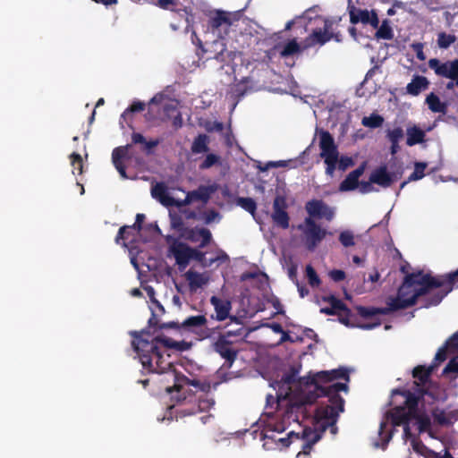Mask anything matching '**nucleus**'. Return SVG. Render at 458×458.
I'll use <instances>...</instances> for the list:
<instances>
[{"label": "nucleus", "instance_id": "obj_28", "mask_svg": "<svg viewBox=\"0 0 458 458\" xmlns=\"http://www.w3.org/2000/svg\"><path fill=\"white\" fill-rule=\"evenodd\" d=\"M159 139L147 140L146 138L140 132H132L131 143L143 145L142 150L148 154L152 152V149L160 144Z\"/></svg>", "mask_w": 458, "mask_h": 458}, {"label": "nucleus", "instance_id": "obj_11", "mask_svg": "<svg viewBox=\"0 0 458 458\" xmlns=\"http://www.w3.org/2000/svg\"><path fill=\"white\" fill-rule=\"evenodd\" d=\"M335 379H344L345 383L350 381V375L348 369L345 368L340 367L335 369L331 370H322L315 375L312 377L307 379V385H311L314 389L312 391H316L317 386H324L323 384H327L332 382Z\"/></svg>", "mask_w": 458, "mask_h": 458}, {"label": "nucleus", "instance_id": "obj_29", "mask_svg": "<svg viewBox=\"0 0 458 458\" xmlns=\"http://www.w3.org/2000/svg\"><path fill=\"white\" fill-rule=\"evenodd\" d=\"M349 15H350V21L352 24H357L359 22H361L362 24H368L369 21V16L370 12L366 9H360L356 8L353 5H349Z\"/></svg>", "mask_w": 458, "mask_h": 458}, {"label": "nucleus", "instance_id": "obj_21", "mask_svg": "<svg viewBox=\"0 0 458 458\" xmlns=\"http://www.w3.org/2000/svg\"><path fill=\"white\" fill-rule=\"evenodd\" d=\"M210 303L215 309L216 315H212V318L217 321H224L230 317V311L232 310L231 301L223 300L217 296H212L210 298Z\"/></svg>", "mask_w": 458, "mask_h": 458}, {"label": "nucleus", "instance_id": "obj_36", "mask_svg": "<svg viewBox=\"0 0 458 458\" xmlns=\"http://www.w3.org/2000/svg\"><path fill=\"white\" fill-rule=\"evenodd\" d=\"M377 39L391 40L394 38V31L389 24L388 20H384L381 25L377 28L375 34Z\"/></svg>", "mask_w": 458, "mask_h": 458}, {"label": "nucleus", "instance_id": "obj_51", "mask_svg": "<svg viewBox=\"0 0 458 458\" xmlns=\"http://www.w3.org/2000/svg\"><path fill=\"white\" fill-rule=\"evenodd\" d=\"M448 348H458V346H452V345H447V341L445 342V345L440 347L436 355H435V358H434V363L432 365H436L437 366L445 361L447 358V349Z\"/></svg>", "mask_w": 458, "mask_h": 458}, {"label": "nucleus", "instance_id": "obj_12", "mask_svg": "<svg viewBox=\"0 0 458 458\" xmlns=\"http://www.w3.org/2000/svg\"><path fill=\"white\" fill-rule=\"evenodd\" d=\"M333 21L326 19L323 28H317L303 40L302 49L311 48L317 45L323 46L332 39Z\"/></svg>", "mask_w": 458, "mask_h": 458}, {"label": "nucleus", "instance_id": "obj_30", "mask_svg": "<svg viewBox=\"0 0 458 458\" xmlns=\"http://www.w3.org/2000/svg\"><path fill=\"white\" fill-rule=\"evenodd\" d=\"M407 140L406 144L408 146H414L420 143H422L425 140V131L414 125L412 127H409L407 129Z\"/></svg>", "mask_w": 458, "mask_h": 458}, {"label": "nucleus", "instance_id": "obj_20", "mask_svg": "<svg viewBox=\"0 0 458 458\" xmlns=\"http://www.w3.org/2000/svg\"><path fill=\"white\" fill-rule=\"evenodd\" d=\"M170 251L175 259L176 264L181 267H186L191 259V248L186 243L174 240L170 245Z\"/></svg>", "mask_w": 458, "mask_h": 458}, {"label": "nucleus", "instance_id": "obj_54", "mask_svg": "<svg viewBox=\"0 0 458 458\" xmlns=\"http://www.w3.org/2000/svg\"><path fill=\"white\" fill-rule=\"evenodd\" d=\"M190 386L195 387L197 390L208 394L211 389V385L207 380L191 379Z\"/></svg>", "mask_w": 458, "mask_h": 458}, {"label": "nucleus", "instance_id": "obj_31", "mask_svg": "<svg viewBox=\"0 0 458 458\" xmlns=\"http://www.w3.org/2000/svg\"><path fill=\"white\" fill-rule=\"evenodd\" d=\"M172 375L174 377V386L166 388L168 393H172L173 391L181 392L185 386H190L191 378L187 377L182 373L174 369Z\"/></svg>", "mask_w": 458, "mask_h": 458}, {"label": "nucleus", "instance_id": "obj_47", "mask_svg": "<svg viewBox=\"0 0 458 458\" xmlns=\"http://www.w3.org/2000/svg\"><path fill=\"white\" fill-rule=\"evenodd\" d=\"M220 328V327H208L207 325L201 327L199 330L198 338L199 340H205V339H215V336L217 333V330Z\"/></svg>", "mask_w": 458, "mask_h": 458}, {"label": "nucleus", "instance_id": "obj_43", "mask_svg": "<svg viewBox=\"0 0 458 458\" xmlns=\"http://www.w3.org/2000/svg\"><path fill=\"white\" fill-rule=\"evenodd\" d=\"M456 41V37L453 34L440 32L437 36V45L440 48L446 49Z\"/></svg>", "mask_w": 458, "mask_h": 458}, {"label": "nucleus", "instance_id": "obj_41", "mask_svg": "<svg viewBox=\"0 0 458 458\" xmlns=\"http://www.w3.org/2000/svg\"><path fill=\"white\" fill-rule=\"evenodd\" d=\"M237 205H239L242 208L246 210L247 212L254 215L257 209V204L255 200L251 198H244L240 197L237 199Z\"/></svg>", "mask_w": 458, "mask_h": 458}, {"label": "nucleus", "instance_id": "obj_34", "mask_svg": "<svg viewBox=\"0 0 458 458\" xmlns=\"http://www.w3.org/2000/svg\"><path fill=\"white\" fill-rule=\"evenodd\" d=\"M165 112L167 116L172 117V124L174 129H179L183 124L182 116L180 111L174 106L167 105L165 106Z\"/></svg>", "mask_w": 458, "mask_h": 458}, {"label": "nucleus", "instance_id": "obj_38", "mask_svg": "<svg viewBox=\"0 0 458 458\" xmlns=\"http://www.w3.org/2000/svg\"><path fill=\"white\" fill-rule=\"evenodd\" d=\"M302 50V47H301L295 39H292L284 45L283 50L281 51V56L288 57L298 54Z\"/></svg>", "mask_w": 458, "mask_h": 458}, {"label": "nucleus", "instance_id": "obj_52", "mask_svg": "<svg viewBox=\"0 0 458 458\" xmlns=\"http://www.w3.org/2000/svg\"><path fill=\"white\" fill-rule=\"evenodd\" d=\"M411 446L415 453L420 455H426L428 453H431L430 451L419 437H412Z\"/></svg>", "mask_w": 458, "mask_h": 458}, {"label": "nucleus", "instance_id": "obj_59", "mask_svg": "<svg viewBox=\"0 0 458 458\" xmlns=\"http://www.w3.org/2000/svg\"><path fill=\"white\" fill-rule=\"evenodd\" d=\"M293 438H295V439H300V435L299 433H295L294 431H291L290 433L287 434V437H280L278 439H274V441L277 442L278 444H280L281 447H288L290 445V444L292 443V439Z\"/></svg>", "mask_w": 458, "mask_h": 458}, {"label": "nucleus", "instance_id": "obj_4", "mask_svg": "<svg viewBox=\"0 0 458 458\" xmlns=\"http://www.w3.org/2000/svg\"><path fill=\"white\" fill-rule=\"evenodd\" d=\"M425 395V391H420L419 394L411 393L407 389H394L391 394L389 405L393 408L386 412V417L391 420L394 427L403 426V438L405 440L416 437L411 433L409 422L416 416V407Z\"/></svg>", "mask_w": 458, "mask_h": 458}, {"label": "nucleus", "instance_id": "obj_18", "mask_svg": "<svg viewBox=\"0 0 458 458\" xmlns=\"http://www.w3.org/2000/svg\"><path fill=\"white\" fill-rule=\"evenodd\" d=\"M215 404L213 398L209 397H199L196 403L191 405V407L182 406L176 410V413L180 417H186L197 414L199 412L209 411Z\"/></svg>", "mask_w": 458, "mask_h": 458}, {"label": "nucleus", "instance_id": "obj_13", "mask_svg": "<svg viewBox=\"0 0 458 458\" xmlns=\"http://www.w3.org/2000/svg\"><path fill=\"white\" fill-rule=\"evenodd\" d=\"M305 209L309 214L308 217L314 218H325L327 221H331L335 216V211L327 204L321 199H311L305 205Z\"/></svg>", "mask_w": 458, "mask_h": 458}, {"label": "nucleus", "instance_id": "obj_42", "mask_svg": "<svg viewBox=\"0 0 458 458\" xmlns=\"http://www.w3.org/2000/svg\"><path fill=\"white\" fill-rule=\"evenodd\" d=\"M284 429H285V427L283 422L274 423V424L268 423L265 429L264 438L274 440L275 436L273 433H275V432L281 433Z\"/></svg>", "mask_w": 458, "mask_h": 458}, {"label": "nucleus", "instance_id": "obj_56", "mask_svg": "<svg viewBox=\"0 0 458 458\" xmlns=\"http://www.w3.org/2000/svg\"><path fill=\"white\" fill-rule=\"evenodd\" d=\"M433 418L435 421L442 426H447L451 423L450 420L447 418L445 411L443 410H436L432 412Z\"/></svg>", "mask_w": 458, "mask_h": 458}, {"label": "nucleus", "instance_id": "obj_7", "mask_svg": "<svg viewBox=\"0 0 458 458\" xmlns=\"http://www.w3.org/2000/svg\"><path fill=\"white\" fill-rule=\"evenodd\" d=\"M297 228L302 233L304 246L310 251L315 250L328 233L311 217H306L304 223L299 225Z\"/></svg>", "mask_w": 458, "mask_h": 458}, {"label": "nucleus", "instance_id": "obj_48", "mask_svg": "<svg viewBox=\"0 0 458 458\" xmlns=\"http://www.w3.org/2000/svg\"><path fill=\"white\" fill-rule=\"evenodd\" d=\"M339 242L345 248L354 246L355 241L353 233L350 230L341 232L339 234Z\"/></svg>", "mask_w": 458, "mask_h": 458}, {"label": "nucleus", "instance_id": "obj_32", "mask_svg": "<svg viewBox=\"0 0 458 458\" xmlns=\"http://www.w3.org/2000/svg\"><path fill=\"white\" fill-rule=\"evenodd\" d=\"M209 138L207 134H199L191 144V151L194 154L206 153L209 150L208 148Z\"/></svg>", "mask_w": 458, "mask_h": 458}, {"label": "nucleus", "instance_id": "obj_15", "mask_svg": "<svg viewBox=\"0 0 458 458\" xmlns=\"http://www.w3.org/2000/svg\"><path fill=\"white\" fill-rule=\"evenodd\" d=\"M436 365H430L428 367H426L424 365H419L415 367L412 370V377L416 379L414 381V385L416 386V388L413 393L415 394H419L420 391L424 390L425 394L428 393V390L426 388V385L430 381V376L433 373Z\"/></svg>", "mask_w": 458, "mask_h": 458}, {"label": "nucleus", "instance_id": "obj_27", "mask_svg": "<svg viewBox=\"0 0 458 458\" xmlns=\"http://www.w3.org/2000/svg\"><path fill=\"white\" fill-rule=\"evenodd\" d=\"M428 81L420 75L413 76L411 81L406 86V92L411 96H418L428 87Z\"/></svg>", "mask_w": 458, "mask_h": 458}, {"label": "nucleus", "instance_id": "obj_8", "mask_svg": "<svg viewBox=\"0 0 458 458\" xmlns=\"http://www.w3.org/2000/svg\"><path fill=\"white\" fill-rule=\"evenodd\" d=\"M428 67L437 76L450 80L445 85L446 89L452 90L454 87H458V59L442 63L437 58H431L428 61Z\"/></svg>", "mask_w": 458, "mask_h": 458}, {"label": "nucleus", "instance_id": "obj_50", "mask_svg": "<svg viewBox=\"0 0 458 458\" xmlns=\"http://www.w3.org/2000/svg\"><path fill=\"white\" fill-rule=\"evenodd\" d=\"M306 276L311 287H318L321 283L319 276L311 265L306 266Z\"/></svg>", "mask_w": 458, "mask_h": 458}, {"label": "nucleus", "instance_id": "obj_6", "mask_svg": "<svg viewBox=\"0 0 458 458\" xmlns=\"http://www.w3.org/2000/svg\"><path fill=\"white\" fill-rule=\"evenodd\" d=\"M242 328L233 331L228 330L225 333L218 334L217 337L212 343L213 350L218 353L226 363L228 368H231L238 356L239 351L232 345L233 342L231 340L233 336H240L242 335Z\"/></svg>", "mask_w": 458, "mask_h": 458}, {"label": "nucleus", "instance_id": "obj_9", "mask_svg": "<svg viewBox=\"0 0 458 458\" xmlns=\"http://www.w3.org/2000/svg\"><path fill=\"white\" fill-rule=\"evenodd\" d=\"M238 21L237 13L217 10L208 20V30L217 38H224L228 35L230 28Z\"/></svg>", "mask_w": 458, "mask_h": 458}, {"label": "nucleus", "instance_id": "obj_63", "mask_svg": "<svg viewBox=\"0 0 458 458\" xmlns=\"http://www.w3.org/2000/svg\"><path fill=\"white\" fill-rule=\"evenodd\" d=\"M219 217H220L219 213L215 209H211V210H208L204 213V221H205V224H207V225L212 223L214 220H216V218H219Z\"/></svg>", "mask_w": 458, "mask_h": 458}, {"label": "nucleus", "instance_id": "obj_16", "mask_svg": "<svg viewBox=\"0 0 458 458\" xmlns=\"http://www.w3.org/2000/svg\"><path fill=\"white\" fill-rule=\"evenodd\" d=\"M181 238H183L191 242H198L200 240V243L199 244V249H203L208 246L212 241V234L210 231L207 228H189L187 227L185 231L180 235Z\"/></svg>", "mask_w": 458, "mask_h": 458}, {"label": "nucleus", "instance_id": "obj_26", "mask_svg": "<svg viewBox=\"0 0 458 458\" xmlns=\"http://www.w3.org/2000/svg\"><path fill=\"white\" fill-rule=\"evenodd\" d=\"M208 319L204 315L190 316L182 322V329L198 335L199 330L206 326Z\"/></svg>", "mask_w": 458, "mask_h": 458}, {"label": "nucleus", "instance_id": "obj_3", "mask_svg": "<svg viewBox=\"0 0 458 458\" xmlns=\"http://www.w3.org/2000/svg\"><path fill=\"white\" fill-rule=\"evenodd\" d=\"M131 346L137 353L143 368L152 373H165L170 369L172 362L165 357L169 349L186 351L191 344L185 341L177 342L166 336H151L148 333L132 332Z\"/></svg>", "mask_w": 458, "mask_h": 458}, {"label": "nucleus", "instance_id": "obj_1", "mask_svg": "<svg viewBox=\"0 0 458 458\" xmlns=\"http://www.w3.org/2000/svg\"><path fill=\"white\" fill-rule=\"evenodd\" d=\"M438 285L440 284L435 280V276L428 273L424 274L421 270L406 274L403 284L398 288L396 297L388 298L386 307H356L359 316L374 319L372 323H363L357 327L364 330L373 329L381 325L380 319L377 318V315H388L394 311L412 307L419 300L422 302L421 307L426 308L424 306L426 301L432 297Z\"/></svg>", "mask_w": 458, "mask_h": 458}, {"label": "nucleus", "instance_id": "obj_58", "mask_svg": "<svg viewBox=\"0 0 458 458\" xmlns=\"http://www.w3.org/2000/svg\"><path fill=\"white\" fill-rule=\"evenodd\" d=\"M444 375H451L454 374V377H457L458 374V360L454 358L449 360L447 365L445 367L443 370Z\"/></svg>", "mask_w": 458, "mask_h": 458}, {"label": "nucleus", "instance_id": "obj_64", "mask_svg": "<svg viewBox=\"0 0 458 458\" xmlns=\"http://www.w3.org/2000/svg\"><path fill=\"white\" fill-rule=\"evenodd\" d=\"M329 276L335 282H341L345 278V272L340 269H334L330 271Z\"/></svg>", "mask_w": 458, "mask_h": 458}, {"label": "nucleus", "instance_id": "obj_35", "mask_svg": "<svg viewBox=\"0 0 458 458\" xmlns=\"http://www.w3.org/2000/svg\"><path fill=\"white\" fill-rule=\"evenodd\" d=\"M426 103L428 104V108L432 112H435V113L445 112V108H446L445 104L442 103L440 101V98H438V96H437L434 93H430L428 96H427Z\"/></svg>", "mask_w": 458, "mask_h": 458}, {"label": "nucleus", "instance_id": "obj_45", "mask_svg": "<svg viewBox=\"0 0 458 458\" xmlns=\"http://www.w3.org/2000/svg\"><path fill=\"white\" fill-rule=\"evenodd\" d=\"M171 220V226L173 229L177 231L180 235L185 231L187 226H185L184 222L180 215L177 214H169Z\"/></svg>", "mask_w": 458, "mask_h": 458}, {"label": "nucleus", "instance_id": "obj_61", "mask_svg": "<svg viewBox=\"0 0 458 458\" xmlns=\"http://www.w3.org/2000/svg\"><path fill=\"white\" fill-rule=\"evenodd\" d=\"M145 109V104L141 101H133L132 104L123 113L122 117L125 118V116L131 113L141 112Z\"/></svg>", "mask_w": 458, "mask_h": 458}, {"label": "nucleus", "instance_id": "obj_10", "mask_svg": "<svg viewBox=\"0 0 458 458\" xmlns=\"http://www.w3.org/2000/svg\"><path fill=\"white\" fill-rule=\"evenodd\" d=\"M435 280H437L440 285L437 286V291L432 297L428 298L424 304L425 307L438 305L453 290L454 285L458 286V269L446 275L435 276Z\"/></svg>", "mask_w": 458, "mask_h": 458}, {"label": "nucleus", "instance_id": "obj_44", "mask_svg": "<svg viewBox=\"0 0 458 458\" xmlns=\"http://www.w3.org/2000/svg\"><path fill=\"white\" fill-rule=\"evenodd\" d=\"M324 301L328 302L330 304V307L335 310L337 313L338 311H348L349 308L344 304L340 299L336 298L334 295H330L328 297H325Z\"/></svg>", "mask_w": 458, "mask_h": 458}, {"label": "nucleus", "instance_id": "obj_40", "mask_svg": "<svg viewBox=\"0 0 458 458\" xmlns=\"http://www.w3.org/2000/svg\"><path fill=\"white\" fill-rule=\"evenodd\" d=\"M185 276L191 287H201L207 282L204 276L198 272L189 270Z\"/></svg>", "mask_w": 458, "mask_h": 458}, {"label": "nucleus", "instance_id": "obj_33", "mask_svg": "<svg viewBox=\"0 0 458 458\" xmlns=\"http://www.w3.org/2000/svg\"><path fill=\"white\" fill-rule=\"evenodd\" d=\"M212 191L209 187L207 186H199L197 190L189 191L187 194L191 199V202L193 201H202L203 203H207L210 199V194Z\"/></svg>", "mask_w": 458, "mask_h": 458}, {"label": "nucleus", "instance_id": "obj_60", "mask_svg": "<svg viewBox=\"0 0 458 458\" xmlns=\"http://www.w3.org/2000/svg\"><path fill=\"white\" fill-rule=\"evenodd\" d=\"M403 137V131L401 127H396L387 131V138L390 142H399Z\"/></svg>", "mask_w": 458, "mask_h": 458}, {"label": "nucleus", "instance_id": "obj_2", "mask_svg": "<svg viewBox=\"0 0 458 458\" xmlns=\"http://www.w3.org/2000/svg\"><path fill=\"white\" fill-rule=\"evenodd\" d=\"M348 391V386L340 382L328 386H317L316 391L309 390L301 396L299 402L293 403L285 411L288 420L293 419L298 421V416L293 418V413H304L306 405H310L316 402L318 397H327L329 403L320 404L315 410L314 418L318 423L326 429L328 425L337 422L339 413L344 410V400L339 394V392Z\"/></svg>", "mask_w": 458, "mask_h": 458}, {"label": "nucleus", "instance_id": "obj_24", "mask_svg": "<svg viewBox=\"0 0 458 458\" xmlns=\"http://www.w3.org/2000/svg\"><path fill=\"white\" fill-rule=\"evenodd\" d=\"M151 195L165 207H173L174 197H172L167 187L163 182H157L151 188Z\"/></svg>", "mask_w": 458, "mask_h": 458}, {"label": "nucleus", "instance_id": "obj_5", "mask_svg": "<svg viewBox=\"0 0 458 458\" xmlns=\"http://www.w3.org/2000/svg\"><path fill=\"white\" fill-rule=\"evenodd\" d=\"M319 147L321 149L320 156L324 158L326 164V174L333 177L338 165V169L345 171L348 167L353 165V160L349 157H339L337 147L335 144L333 136L327 131L320 132Z\"/></svg>", "mask_w": 458, "mask_h": 458}, {"label": "nucleus", "instance_id": "obj_17", "mask_svg": "<svg viewBox=\"0 0 458 458\" xmlns=\"http://www.w3.org/2000/svg\"><path fill=\"white\" fill-rule=\"evenodd\" d=\"M299 373V369L292 367L289 370V372L283 375L281 380L278 382L279 389L281 390L284 386L286 387V390L284 394L283 392H280L278 394V397H284L287 398L289 397L290 394L292 393V386L293 385H305L306 386H312L311 385H307V380L305 382H302L304 378H297V375Z\"/></svg>", "mask_w": 458, "mask_h": 458}, {"label": "nucleus", "instance_id": "obj_25", "mask_svg": "<svg viewBox=\"0 0 458 458\" xmlns=\"http://www.w3.org/2000/svg\"><path fill=\"white\" fill-rule=\"evenodd\" d=\"M394 180L388 174L386 166L383 165L374 170L370 174V182L377 184L383 188L391 186Z\"/></svg>", "mask_w": 458, "mask_h": 458}, {"label": "nucleus", "instance_id": "obj_57", "mask_svg": "<svg viewBox=\"0 0 458 458\" xmlns=\"http://www.w3.org/2000/svg\"><path fill=\"white\" fill-rule=\"evenodd\" d=\"M133 230L131 226L129 225H123L120 227L117 235L115 237V242L119 244L121 242V240L127 241L130 238L131 231Z\"/></svg>", "mask_w": 458, "mask_h": 458}, {"label": "nucleus", "instance_id": "obj_53", "mask_svg": "<svg viewBox=\"0 0 458 458\" xmlns=\"http://www.w3.org/2000/svg\"><path fill=\"white\" fill-rule=\"evenodd\" d=\"M386 428H387V422L381 421L379 429H378V434L381 437L382 441H383V443H382L383 449H385L387 446L389 441L391 440V438L393 437V431H390V432L385 434V430Z\"/></svg>", "mask_w": 458, "mask_h": 458}, {"label": "nucleus", "instance_id": "obj_62", "mask_svg": "<svg viewBox=\"0 0 458 458\" xmlns=\"http://www.w3.org/2000/svg\"><path fill=\"white\" fill-rule=\"evenodd\" d=\"M342 312H343V314H339V321L345 326H353V323L352 322V318L354 316L352 314L351 310L349 309V312L348 311H342Z\"/></svg>", "mask_w": 458, "mask_h": 458}, {"label": "nucleus", "instance_id": "obj_19", "mask_svg": "<svg viewBox=\"0 0 458 458\" xmlns=\"http://www.w3.org/2000/svg\"><path fill=\"white\" fill-rule=\"evenodd\" d=\"M179 0H156L154 5L162 10L171 11L178 13L179 16L184 17L187 25L193 22V14L190 7L178 8Z\"/></svg>", "mask_w": 458, "mask_h": 458}, {"label": "nucleus", "instance_id": "obj_14", "mask_svg": "<svg viewBox=\"0 0 458 458\" xmlns=\"http://www.w3.org/2000/svg\"><path fill=\"white\" fill-rule=\"evenodd\" d=\"M286 199L284 196L277 195L273 202L272 219L274 223L282 229L289 227L290 217L286 211Z\"/></svg>", "mask_w": 458, "mask_h": 458}, {"label": "nucleus", "instance_id": "obj_55", "mask_svg": "<svg viewBox=\"0 0 458 458\" xmlns=\"http://www.w3.org/2000/svg\"><path fill=\"white\" fill-rule=\"evenodd\" d=\"M70 159H71V165L73 167V169L77 170L79 174H81L82 170H83V163H82L81 156L76 152H73L71 154Z\"/></svg>", "mask_w": 458, "mask_h": 458}, {"label": "nucleus", "instance_id": "obj_22", "mask_svg": "<svg viewBox=\"0 0 458 458\" xmlns=\"http://www.w3.org/2000/svg\"><path fill=\"white\" fill-rule=\"evenodd\" d=\"M365 163L361 164L355 170L352 171L345 179L340 183V191H351L355 190L359 185V178L364 174Z\"/></svg>", "mask_w": 458, "mask_h": 458}, {"label": "nucleus", "instance_id": "obj_46", "mask_svg": "<svg viewBox=\"0 0 458 458\" xmlns=\"http://www.w3.org/2000/svg\"><path fill=\"white\" fill-rule=\"evenodd\" d=\"M427 167V164L423 162L415 163L414 171L408 177V181H417L420 180L425 176V169Z\"/></svg>", "mask_w": 458, "mask_h": 458}, {"label": "nucleus", "instance_id": "obj_39", "mask_svg": "<svg viewBox=\"0 0 458 458\" xmlns=\"http://www.w3.org/2000/svg\"><path fill=\"white\" fill-rule=\"evenodd\" d=\"M383 123L384 118L377 114H372L369 116H364L361 120L363 126L372 129L381 127Z\"/></svg>", "mask_w": 458, "mask_h": 458}, {"label": "nucleus", "instance_id": "obj_49", "mask_svg": "<svg viewBox=\"0 0 458 458\" xmlns=\"http://www.w3.org/2000/svg\"><path fill=\"white\" fill-rule=\"evenodd\" d=\"M218 164H220V157L216 154L209 153L206 156V158L199 165V168L201 170H206Z\"/></svg>", "mask_w": 458, "mask_h": 458}, {"label": "nucleus", "instance_id": "obj_23", "mask_svg": "<svg viewBox=\"0 0 458 458\" xmlns=\"http://www.w3.org/2000/svg\"><path fill=\"white\" fill-rule=\"evenodd\" d=\"M131 145L127 144L125 146H120L113 149L112 152V162L115 167V169L120 174L121 177L126 179L128 178L126 174V167L123 163V159L125 158L128 155V149Z\"/></svg>", "mask_w": 458, "mask_h": 458}, {"label": "nucleus", "instance_id": "obj_37", "mask_svg": "<svg viewBox=\"0 0 458 458\" xmlns=\"http://www.w3.org/2000/svg\"><path fill=\"white\" fill-rule=\"evenodd\" d=\"M412 420H416L420 433L426 432L430 428V418L426 414H420L418 411V406L416 407V416L412 417Z\"/></svg>", "mask_w": 458, "mask_h": 458}]
</instances>
